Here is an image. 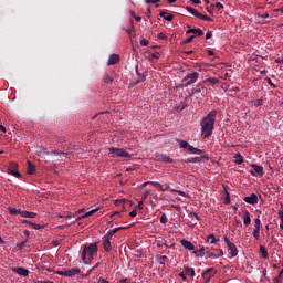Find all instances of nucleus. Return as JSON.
I'll return each instance as SVG.
<instances>
[{
  "label": "nucleus",
  "mask_w": 283,
  "mask_h": 283,
  "mask_svg": "<svg viewBox=\"0 0 283 283\" xmlns=\"http://www.w3.org/2000/svg\"><path fill=\"white\" fill-rule=\"evenodd\" d=\"M216 8H217V10H222L224 8V6L221 2H218L216 4Z\"/></svg>",
  "instance_id": "nucleus-57"
},
{
  "label": "nucleus",
  "mask_w": 283,
  "mask_h": 283,
  "mask_svg": "<svg viewBox=\"0 0 283 283\" xmlns=\"http://www.w3.org/2000/svg\"><path fill=\"white\" fill-rule=\"evenodd\" d=\"M205 247H201L199 250H193V255H197V258H205L206 255Z\"/></svg>",
  "instance_id": "nucleus-24"
},
{
  "label": "nucleus",
  "mask_w": 283,
  "mask_h": 283,
  "mask_svg": "<svg viewBox=\"0 0 283 283\" xmlns=\"http://www.w3.org/2000/svg\"><path fill=\"white\" fill-rule=\"evenodd\" d=\"M213 271V268H210L202 274V276L206 279V282H209V280L216 275Z\"/></svg>",
  "instance_id": "nucleus-19"
},
{
  "label": "nucleus",
  "mask_w": 283,
  "mask_h": 283,
  "mask_svg": "<svg viewBox=\"0 0 283 283\" xmlns=\"http://www.w3.org/2000/svg\"><path fill=\"white\" fill-rule=\"evenodd\" d=\"M149 185H153V187H156L157 189H163V185L158 181H149Z\"/></svg>",
  "instance_id": "nucleus-41"
},
{
  "label": "nucleus",
  "mask_w": 283,
  "mask_h": 283,
  "mask_svg": "<svg viewBox=\"0 0 283 283\" xmlns=\"http://www.w3.org/2000/svg\"><path fill=\"white\" fill-rule=\"evenodd\" d=\"M122 229H125V228L118 227V228L113 229V231L108 232V233H112V237L114 238V233H118V231H122Z\"/></svg>",
  "instance_id": "nucleus-47"
},
{
  "label": "nucleus",
  "mask_w": 283,
  "mask_h": 283,
  "mask_svg": "<svg viewBox=\"0 0 283 283\" xmlns=\"http://www.w3.org/2000/svg\"><path fill=\"white\" fill-rule=\"evenodd\" d=\"M180 244L184 247V249H187L188 251H193L196 249L193 243H191V241L186 239L181 240Z\"/></svg>",
  "instance_id": "nucleus-14"
},
{
  "label": "nucleus",
  "mask_w": 283,
  "mask_h": 283,
  "mask_svg": "<svg viewBox=\"0 0 283 283\" xmlns=\"http://www.w3.org/2000/svg\"><path fill=\"white\" fill-rule=\"evenodd\" d=\"M103 81L106 83V85H111V83H114V77L106 73L104 74Z\"/></svg>",
  "instance_id": "nucleus-30"
},
{
  "label": "nucleus",
  "mask_w": 283,
  "mask_h": 283,
  "mask_svg": "<svg viewBox=\"0 0 283 283\" xmlns=\"http://www.w3.org/2000/svg\"><path fill=\"white\" fill-rule=\"evenodd\" d=\"M13 271L17 275H21L22 277H28V275H30V271L25 268H14Z\"/></svg>",
  "instance_id": "nucleus-11"
},
{
  "label": "nucleus",
  "mask_w": 283,
  "mask_h": 283,
  "mask_svg": "<svg viewBox=\"0 0 283 283\" xmlns=\"http://www.w3.org/2000/svg\"><path fill=\"white\" fill-rule=\"evenodd\" d=\"M30 227H32L33 229H35L36 231H39V229H43V226L39 224V223H34V222H29Z\"/></svg>",
  "instance_id": "nucleus-38"
},
{
  "label": "nucleus",
  "mask_w": 283,
  "mask_h": 283,
  "mask_svg": "<svg viewBox=\"0 0 283 283\" xmlns=\"http://www.w3.org/2000/svg\"><path fill=\"white\" fill-rule=\"evenodd\" d=\"M169 221V219L167 218L166 213H163L160 217V223L161 224H167V222Z\"/></svg>",
  "instance_id": "nucleus-40"
},
{
  "label": "nucleus",
  "mask_w": 283,
  "mask_h": 283,
  "mask_svg": "<svg viewBox=\"0 0 283 283\" xmlns=\"http://www.w3.org/2000/svg\"><path fill=\"white\" fill-rule=\"evenodd\" d=\"M136 74H137V76H139V80H137L136 84L138 85V83H145V78L147 76V72L140 74L138 72V66H136Z\"/></svg>",
  "instance_id": "nucleus-25"
},
{
  "label": "nucleus",
  "mask_w": 283,
  "mask_h": 283,
  "mask_svg": "<svg viewBox=\"0 0 283 283\" xmlns=\"http://www.w3.org/2000/svg\"><path fill=\"white\" fill-rule=\"evenodd\" d=\"M96 211H98V209L90 210L88 212H86L85 214L80 217L78 220H83V218H90V216H94V213H96Z\"/></svg>",
  "instance_id": "nucleus-31"
},
{
  "label": "nucleus",
  "mask_w": 283,
  "mask_h": 283,
  "mask_svg": "<svg viewBox=\"0 0 283 283\" xmlns=\"http://www.w3.org/2000/svg\"><path fill=\"white\" fill-rule=\"evenodd\" d=\"M275 63H281V64L283 65V56H282V57H277V59L275 60Z\"/></svg>",
  "instance_id": "nucleus-64"
},
{
  "label": "nucleus",
  "mask_w": 283,
  "mask_h": 283,
  "mask_svg": "<svg viewBox=\"0 0 283 283\" xmlns=\"http://www.w3.org/2000/svg\"><path fill=\"white\" fill-rule=\"evenodd\" d=\"M279 218L281 220L280 229H282L283 231V206H282V209L279 211Z\"/></svg>",
  "instance_id": "nucleus-36"
},
{
  "label": "nucleus",
  "mask_w": 283,
  "mask_h": 283,
  "mask_svg": "<svg viewBox=\"0 0 283 283\" xmlns=\"http://www.w3.org/2000/svg\"><path fill=\"white\" fill-rule=\"evenodd\" d=\"M186 34H196L197 36H202V34H205V32L202 31V29H189Z\"/></svg>",
  "instance_id": "nucleus-23"
},
{
  "label": "nucleus",
  "mask_w": 283,
  "mask_h": 283,
  "mask_svg": "<svg viewBox=\"0 0 283 283\" xmlns=\"http://www.w3.org/2000/svg\"><path fill=\"white\" fill-rule=\"evenodd\" d=\"M112 233H107L102 238L104 250L109 253L112 251Z\"/></svg>",
  "instance_id": "nucleus-7"
},
{
  "label": "nucleus",
  "mask_w": 283,
  "mask_h": 283,
  "mask_svg": "<svg viewBox=\"0 0 283 283\" xmlns=\"http://www.w3.org/2000/svg\"><path fill=\"white\" fill-rule=\"evenodd\" d=\"M116 202H119V205H127V203H129L130 201L127 200V199H120V200H117Z\"/></svg>",
  "instance_id": "nucleus-53"
},
{
  "label": "nucleus",
  "mask_w": 283,
  "mask_h": 283,
  "mask_svg": "<svg viewBox=\"0 0 283 283\" xmlns=\"http://www.w3.org/2000/svg\"><path fill=\"white\" fill-rule=\"evenodd\" d=\"M28 168H27V174H29V176L34 175V172L36 171V166H34V164H32V161L28 160Z\"/></svg>",
  "instance_id": "nucleus-20"
},
{
  "label": "nucleus",
  "mask_w": 283,
  "mask_h": 283,
  "mask_svg": "<svg viewBox=\"0 0 283 283\" xmlns=\"http://www.w3.org/2000/svg\"><path fill=\"white\" fill-rule=\"evenodd\" d=\"M158 39H160L161 41L167 40V35L165 33H158Z\"/></svg>",
  "instance_id": "nucleus-51"
},
{
  "label": "nucleus",
  "mask_w": 283,
  "mask_h": 283,
  "mask_svg": "<svg viewBox=\"0 0 283 283\" xmlns=\"http://www.w3.org/2000/svg\"><path fill=\"white\" fill-rule=\"evenodd\" d=\"M200 77V74L198 72H193L191 74H188L184 77V81H188L185 84V87H189V85H193V83H196V81H198V78Z\"/></svg>",
  "instance_id": "nucleus-6"
},
{
  "label": "nucleus",
  "mask_w": 283,
  "mask_h": 283,
  "mask_svg": "<svg viewBox=\"0 0 283 283\" xmlns=\"http://www.w3.org/2000/svg\"><path fill=\"white\" fill-rule=\"evenodd\" d=\"M216 116H218V111L212 109L206 117L202 118L200 125L203 138H209L213 134V129L216 127Z\"/></svg>",
  "instance_id": "nucleus-1"
},
{
  "label": "nucleus",
  "mask_w": 283,
  "mask_h": 283,
  "mask_svg": "<svg viewBox=\"0 0 283 283\" xmlns=\"http://www.w3.org/2000/svg\"><path fill=\"white\" fill-rule=\"evenodd\" d=\"M234 163L237 165H242V163H244V158L242 157V155L238 154L234 156Z\"/></svg>",
  "instance_id": "nucleus-32"
},
{
  "label": "nucleus",
  "mask_w": 283,
  "mask_h": 283,
  "mask_svg": "<svg viewBox=\"0 0 283 283\" xmlns=\"http://www.w3.org/2000/svg\"><path fill=\"white\" fill-rule=\"evenodd\" d=\"M196 39V35H191L188 39L184 40V44L187 45L188 43H191Z\"/></svg>",
  "instance_id": "nucleus-44"
},
{
  "label": "nucleus",
  "mask_w": 283,
  "mask_h": 283,
  "mask_svg": "<svg viewBox=\"0 0 283 283\" xmlns=\"http://www.w3.org/2000/svg\"><path fill=\"white\" fill-rule=\"evenodd\" d=\"M228 251H229L231 258H237L238 247H235V243H229Z\"/></svg>",
  "instance_id": "nucleus-17"
},
{
  "label": "nucleus",
  "mask_w": 283,
  "mask_h": 283,
  "mask_svg": "<svg viewBox=\"0 0 283 283\" xmlns=\"http://www.w3.org/2000/svg\"><path fill=\"white\" fill-rule=\"evenodd\" d=\"M188 218L191 219L190 220L191 227H196V224H198V222H200V216H198V213H196V212H190L188 214Z\"/></svg>",
  "instance_id": "nucleus-10"
},
{
  "label": "nucleus",
  "mask_w": 283,
  "mask_h": 283,
  "mask_svg": "<svg viewBox=\"0 0 283 283\" xmlns=\"http://www.w3.org/2000/svg\"><path fill=\"white\" fill-rule=\"evenodd\" d=\"M165 21H174V14L168 13L166 17H164Z\"/></svg>",
  "instance_id": "nucleus-48"
},
{
  "label": "nucleus",
  "mask_w": 283,
  "mask_h": 283,
  "mask_svg": "<svg viewBox=\"0 0 283 283\" xmlns=\"http://www.w3.org/2000/svg\"><path fill=\"white\" fill-rule=\"evenodd\" d=\"M127 34H132L134 32V20H130V28L126 29Z\"/></svg>",
  "instance_id": "nucleus-43"
},
{
  "label": "nucleus",
  "mask_w": 283,
  "mask_h": 283,
  "mask_svg": "<svg viewBox=\"0 0 283 283\" xmlns=\"http://www.w3.org/2000/svg\"><path fill=\"white\" fill-rule=\"evenodd\" d=\"M254 171H251L252 176H264V168L259 165H252Z\"/></svg>",
  "instance_id": "nucleus-15"
},
{
  "label": "nucleus",
  "mask_w": 283,
  "mask_h": 283,
  "mask_svg": "<svg viewBox=\"0 0 283 283\" xmlns=\"http://www.w3.org/2000/svg\"><path fill=\"white\" fill-rule=\"evenodd\" d=\"M181 149H187V151H191L192 147L188 142L179 140Z\"/></svg>",
  "instance_id": "nucleus-26"
},
{
  "label": "nucleus",
  "mask_w": 283,
  "mask_h": 283,
  "mask_svg": "<svg viewBox=\"0 0 283 283\" xmlns=\"http://www.w3.org/2000/svg\"><path fill=\"white\" fill-rule=\"evenodd\" d=\"M120 62V55L118 54H112L108 57L107 65H116L117 63Z\"/></svg>",
  "instance_id": "nucleus-13"
},
{
  "label": "nucleus",
  "mask_w": 283,
  "mask_h": 283,
  "mask_svg": "<svg viewBox=\"0 0 283 283\" xmlns=\"http://www.w3.org/2000/svg\"><path fill=\"white\" fill-rule=\"evenodd\" d=\"M108 154L113 157V158H116L119 157V158H132V155L129 153H127L124 148H114V147H111L108 149Z\"/></svg>",
  "instance_id": "nucleus-4"
},
{
  "label": "nucleus",
  "mask_w": 283,
  "mask_h": 283,
  "mask_svg": "<svg viewBox=\"0 0 283 283\" xmlns=\"http://www.w3.org/2000/svg\"><path fill=\"white\" fill-rule=\"evenodd\" d=\"M179 277H181L184 282H187V275H185L182 272L179 273Z\"/></svg>",
  "instance_id": "nucleus-59"
},
{
  "label": "nucleus",
  "mask_w": 283,
  "mask_h": 283,
  "mask_svg": "<svg viewBox=\"0 0 283 283\" xmlns=\"http://www.w3.org/2000/svg\"><path fill=\"white\" fill-rule=\"evenodd\" d=\"M8 171L11 176H14L15 178H21V172H19V164L11 161L9 164Z\"/></svg>",
  "instance_id": "nucleus-8"
},
{
  "label": "nucleus",
  "mask_w": 283,
  "mask_h": 283,
  "mask_svg": "<svg viewBox=\"0 0 283 283\" xmlns=\"http://www.w3.org/2000/svg\"><path fill=\"white\" fill-rule=\"evenodd\" d=\"M211 36H213V32L209 31L206 33V39H211Z\"/></svg>",
  "instance_id": "nucleus-61"
},
{
  "label": "nucleus",
  "mask_w": 283,
  "mask_h": 283,
  "mask_svg": "<svg viewBox=\"0 0 283 283\" xmlns=\"http://www.w3.org/2000/svg\"><path fill=\"white\" fill-rule=\"evenodd\" d=\"M8 209L11 216H20L21 213V210H17V208L9 207Z\"/></svg>",
  "instance_id": "nucleus-34"
},
{
  "label": "nucleus",
  "mask_w": 283,
  "mask_h": 283,
  "mask_svg": "<svg viewBox=\"0 0 283 283\" xmlns=\"http://www.w3.org/2000/svg\"><path fill=\"white\" fill-rule=\"evenodd\" d=\"M81 269L80 268H72L70 270H66V277H74V275H80Z\"/></svg>",
  "instance_id": "nucleus-16"
},
{
  "label": "nucleus",
  "mask_w": 283,
  "mask_h": 283,
  "mask_svg": "<svg viewBox=\"0 0 283 283\" xmlns=\"http://www.w3.org/2000/svg\"><path fill=\"white\" fill-rule=\"evenodd\" d=\"M184 271L186 275H190L191 277H196V270L193 268L185 266Z\"/></svg>",
  "instance_id": "nucleus-27"
},
{
  "label": "nucleus",
  "mask_w": 283,
  "mask_h": 283,
  "mask_svg": "<svg viewBox=\"0 0 283 283\" xmlns=\"http://www.w3.org/2000/svg\"><path fill=\"white\" fill-rule=\"evenodd\" d=\"M56 275H63L64 277H67L66 271H55Z\"/></svg>",
  "instance_id": "nucleus-55"
},
{
  "label": "nucleus",
  "mask_w": 283,
  "mask_h": 283,
  "mask_svg": "<svg viewBox=\"0 0 283 283\" xmlns=\"http://www.w3.org/2000/svg\"><path fill=\"white\" fill-rule=\"evenodd\" d=\"M130 218H136V216H138V211L137 210H133L129 212Z\"/></svg>",
  "instance_id": "nucleus-54"
},
{
  "label": "nucleus",
  "mask_w": 283,
  "mask_h": 283,
  "mask_svg": "<svg viewBox=\"0 0 283 283\" xmlns=\"http://www.w3.org/2000/svg\"><path fill=\"white\" fill-rule=\"evenodd\" d=\"M94 255H98V243H90L84 245L82 250V262L90 264L94 260Z\"/></svg>",
  "instance_id": "nucleus-2"
},
{
  "label": "nucleus",
  "mask_w": 283,
  "mask_h": 283,
  "mask_svg": "<svg viewBox=\"0 0 283 283\" xmlns=\"http://www.w3.org/2000/svg\"><path fill=\"white\" fill-rule=\"evenodd\" d=\"M186 10L190 12V14L197 17V19H201L202 21H213L209 15H205L198 12V10L193 9L192 7H186Z\"/></svg>",
  "instance_id": "nucleus-5"
},
{
  "label": "nucleus",
  "mask_w": 283,
  "mask_h": 283,
  "mask_svg": "<svg viewBox=\"0 0 283 283\" xmlns=\"http://www.w3.org/2000/svg\"><path fill=\"white\" fill-rule=\"evenodd\" d=\"M137 207H138V209L143 210L145 205L143 203V201H139Z\"/></svg>",
  "instance_id": "nucleus-63"
},
{
  "label": "nucleus",
  "mask_w": 283,
  "mask_h": 283,
  "mask_svg": "<svg viewBox=\"0 0 283 283\" xmlns=\"http://www.w3.org/2000/svg\"><path fill=\"white\" fill-rule=\"evenodd\" d=\"M57 143H67V139L65 137H59Z\"/></svg>",
  "instance_id": "nucleus-62"
},
{
  "label": "nucleus",
  "mask_w": 283,
  "mask_h": 283,
  "mask_svg": "<svg viewBox=\"0 0 283 283\" xmlns=\"http://www.w3.org/2000/svg\"><path fill=\"white\" fill-rule=\"evenodd\" d=\"M260 227H262V221L260 220V218H256L254 220V229L260 230Z\"/></svg>",
  "instance_id": "nucleus-37"
},
{
  "label": "nucleus",
  "mask_w": 283,
  "mask_h": 283,
  "mask_svg": "<svg viewBox=\"0 0 283 283\" xmlns=\"http://www.w3.org/2000/svg\"><path fill=\"white\" fill-rule=\"evenodd\" d=\"M76 151V146H72V144H67L64 146V151L54 150V156H60V159L63 160V158H67L70 154H74Z\"/></svg>",
  "instance_id": "nucleus-3"
},
{
  "label": "nucleus",
  "mask_w": 283,
  "mask_h": 283,
  "mask_svg": "<svg viewBox=\"0 0 283 283\" xmlns=\"http://www.w3.org/2000/svg\"><path fill=\"white\" fill-rule=\"evenodd\" d=\"M20 216L22 218H36V212H30L27 210H21Z\"/></svg>",
  "instance_id": "nucleus-22"
},
{
  "label": "nucleus",
  "mask_w": 283,
  "mask_h": 283,
  "mask_svg": "<svg viewBox=\"0 0 283 283\" xmlns=\"http://www.w3.org/2000/svg\"><path fill=\"white\" fill-rule=\"evenodd\" d=\"M27 241H22L18 247L19 249H25Z\"/></svg>",
  "instance_id": "nucleus-58"
},
{
  "label": "nucleus",
  "mask_w": 283,
  "mask_h": 283,
  "mask_svg": "<svg viewBox=\"0 0 283 283\" xmlns=\"http://www.w3.org/2000/svg\"><path fill=\"white\" fill-rule=\"evenodd\" d=\"M146 3H160V0H145Z\"/></svg>",
  "instance_id": "nucleus-60"
},
{
  "label": "nucleus",
  "mask_w": 283,
  "mask_h": 283,
  "mask_svg": "<svg viewBox=\"0 0 283 283\" xmlns=\"http://www.w3.org/2000/svg\"><path fill=\"white\" fill-rule=\"evenodd\" d=\"M139 44H140L143 48H145V46L149 45V41H147L146 39H142V40L139 41Z\"/></svg>",
  "instance_id": "nucleus-45"
},
{
  "label": "nucleus",
  "mask_w": 283,
  "mask_h": 283,
  "mask_svg": "<svg viewBox=\"0 0 283 283\" xmlns=\"http://www.w3.org/2000/svg\"><path fill=\"white\" fill-rule=\"evenodd\" d=\"M206 255H208V258H212L213 260L218 259V254L212 251H206Z\"/></svg>",
  "instance_id": "nucleus-39"
},
{
  "label": "nucleus",
  "mask_w": 283,
  "mask_h": 283,
  "mask_svg": "<svg viewBox=\"0 0 283 283\" xmlns=\"http://www.w3.org/2000/svg\"><path fill=\"white\" fill-rule=\"evenodd\" d=\"M259 251L264 260L269 258V252L266 251V248L264 245H260Z\"/></svg>",
  "instance_id": "nucleus-29"
},
{
  "label": "nucleus",
  "mask_w": 283,
  "mask_h": 283,
  "mask_svg": "<svg viewBox=\"0 0 283 283\" xmlns=\"http://www.w3.org/2000/svg\"><path fill=\"white\" fill-rule=\"evenodd\" d=\"M205 92V86H202V83H199L195 88L191 90V96H193V94H200Z\"/></svg>",
  "instance_id": "nucleus-21"
},
{
  "label": "nucleus",
  "mask_w": 283,
  "mask_h": 283,
  "mask_svg": "<svg viewBox=\"0 0 283 283\" xmlns=\"http://www.w3.org/2000/svg\"><path fill=\"white\" fill-rule=\"evenodd\" d=\"M159 160H160L161 163H174V159H171L169 156H165V155H161V156L159 157Z\"/></svg>",
  "instance_id": "nucleus-33"
},
{
  "label": "nucleus",
  "mask_w": 283,
  "mask_h": 283,
  "mask_svg": "<svg viewBox=\"0 0 283 283\" xmlns=\"http://www.w3.org/2000/svg\"><path fill=\"white\" fill-rule=\"evenodd\" d=\"M209 83H212V85H217V83H218V78H216V77H212V78H209V80H207Z\"/></svg>",
  "instance_id": "nucleus-52"
},
{
  "label": "nucleus",
  "mask_w": 283,
  "mask_h": 283,
  "mask_svg": "<svg viewBox=\"0 0 283 283\" xmlns=\"http://www.w3.org/2000/svg\"><path fill=\"white\" fill-rule=\"evenodd\" d=\"M242 219H243V224H245V227H249V224H251V212H249V210H245L243 212Z\"/></svg>",
  "instance_id": "nucleus-18"
},
{
  "label": "nucleus",
  "mask_w": 283,
  "mask_h": 283,
  "mask_svg": "<svg viewBox=\"0 0 283 283\" xmlns=\"http://www.w3.org/2000/svg\"><path fill=\"white\" fill-rule=\"evenodd\" d=\"M205 160H209V157L207 156L189 157L186 159V163H205Z\"/></svg>",
  "instance_id": "nucleus-12"
},
{
  "label": "nucleus",
  "mask_w": 283,
  "mask_h": 283,
  "mask_svg": "<svg viewBox=\"0 0 283 283\" xmlns=\"http://www.w3.org/2000/svg\"><path fill=\"white\" fill-rule=\"evenodd\" d=\"M208 244H216V242H220V239H216V234H209L207 238Z\"/></svg>",
  "instance_id": "nucleus-28"
},
{
  "label": "nucleus",
  "mask_w": 283,
  "mask_h": 283,
  "mask_svg": "<svg viewBox=\"0 0 283 283\" xmlns=\"http://www.w3.org/2000/svg\"><path fill=\"white\" fill-rule=\"evenodd\" d=\"M243 200L248 205H258V195L256 193H251L250 196L244 197Z\"/></svg>",
  "instance_id": "nucleus-9"
},
{
  "label": "nucleus",
  "mask_w": 283,
  "mask_h": 283,
  "mask_svg": "<svg viewBox=\"0 0 283 283\" xmlns=\"http://www.w3.org/2000/svg\"><path fill=\"white\" fill-rule=\"evenodd\" d=\"M253 238H255V240H260V230L254 229L252 232Z\"/></svg>",
  "instance_id": "nucleus-42"
},
{
  "label": "nucleus",
  "mask_w": 283,
  "mask_h": 283,
  "mask_svg": "<svg viewBox=\"0 0 283 283\" xmlns=\"http://www.w3.org/2000/svg\"><path fill=\"white\" fill-rule=\"evenodd\" d=\"M262 103H263L262 98L256 99V101L254 102V107H262Z\"/></svg>",
  "instance_id": "nucleus-49"
},
{
  "label": "nucleus",
  "mask_w": 283,
  "mask_h": 283,
  "mask_svg": "<svg viewBox=\"0 0 283 283\" xmlns=\"http://www.w3.org/2000/svg\"><path fill=\"white\" fill-rule=\"evenodd\" d=\"M224 205H231V195L226 190Z\"/></svg>",
  "instance_id": "nucleus-35"
},
{
  "label": "nucleus",
  "mask_w": 283,
  "mask_h": 283,
  "mask_svg": "<svg viewBox=\"0 0 283 283\" xmlns=\"http://www.w3.org/2000/svg\"><path fill=\"white\" fill-rule=\"evenodd\" d=\"M265 81L271 87H275V84H273V81H271V78L266 77Z\"/></svg>",
  "instance_id": "nucleus-56"
},
{
  "label": "nucleus",
  "mask_w": 283,
  "mask_h": 283,
  "mask_svg": "<svg viewBox=\"0 0 283 283\" xmlns=\"http://www.w3.org/2000/svg\"><path fill=\"white\" fill-rule=\"evenodd\" d=\"M192 154H202V149L196 148L192 146V149H190Z\"/></svg>",
  "instance_id": "nucleus-46"
},
{
  "label": "nucleus",
  "mask_w": 283,
  "mask_h": 283,
  "mask_svg": "<svg viewBox=\"0 0 283 283\" xmlns=\"http://www.w3.org/2000/svg\"><path fill=\"white\" fill-rule=\"evenodd\" d=\"M177 193H179V196H182V198H187L189 195H187V192L182 191V190H174Z\"/></svg>",
  "instance_id": "nucleus-50"
}]
</instances>
